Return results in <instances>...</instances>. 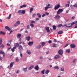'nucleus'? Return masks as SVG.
Wrapping results in <instances>:
<instances>
[{"label": "nucleus", "mask_w": 77, "mask_h": 77, "mask_svg": "<svg viewBox=\"0 0 77 77\" xmlns=\"http://www.w3.org/2000/svg\"><path fill=\"white\" fill-rule=\"evenodd\" d=\"M63 11V9H59L57 12V14L59 15V14H61V13H62Z\"/></svg>", "instance_id": "f257e3e1"}, {"label": "nucleus", "mask_w": 77, "mask_h": 77, "mask_svg": "<svg viewBox=\"0 0 77 77\" xmlns=\"http://www.w3.org/2000/svg\"><path fill=\"white\" fill-rule=\"evenodd\" d=\"M60 57L59 55L58 54L56 55L54 57V59L55 60H57V59H59Z\"/></svg>", "instance_id": "f03ea898"}, {"label": "nucleus", "mask_w": 77, "mask_h": 77, "mask_svg": "<svg viewBox=\"0 0 77 77\" xmlns=\"http://www.w3.org/2000/svg\"><path fill=\"white\" fill-rule=\"evenodd\" d=\"M59 54H60V55H62L63 53V50L62 49H60L58 51Z\"/></svg>", "instance_id": "7ed1b4c3"}, {"label": "nucleus", "mask_w": 77, "mask_h": 77, "mask_svg": "<svg viewBox=\"0 0 77 77\" xmlns=\"http://www.w3.org/2000/svg\"><path fill=\"white\" fill-rule=\"evenodd\" d=\"M60 7V5H59V4H58L55 6L54 9H55V10H57V9H58Z\"/></svg>", "instance_id": "20e7f679"}, {"label": "nucleus", "mask_w": 77, "mask_h": 77, "mask_svg": "<svg viewBox=\"0 0 77 77\" xmlns=\"http://www.w3.org/2000/svg\"><path fill=\"white\" fill-rule=\"evenodd\" d=\"M20 24V22H19V21H17L15 23L14 26H15V27H17V26H18Z\"/></svg>", "instance_id": "39448f33"}, {"label": "nucleus", "mask_w": 77, "mask_h": 77, "mask_svg": "<svg viewBox=\"0 0 77 77\" xmlns=\"http://www.w3.org/2000/svg\"><path fill=\"white\" fill-rule=\"evenodd\" d=\"M60 16L59 15H57L55 17V18L56 20H59V18H60Z\"/></svg>", "instance_id": "423d86ee"}, {"label": "nucleus", "mask_w": 77, "mask_h": 77, "mask_svg": "<svg viewBox=\"0 0 77 77\" xmlns=\"http://www.w3.org/2000/svg\"><path fill=\"white\" fill-rule=\"evenodd\" d=\"M70 47L71 48H75V45L74 44H71L70 45Z\"/></svg>", "instance_id": "0eeeda50"}, {"label": "nucleus", "mask_w": 77, "mask_h": 77, "mask_svg": "<svg viewBox=\"0 0 77 77\" xmlns=\"http://www.w3.org/2000/svg\"><path fill=\"white\" fill-rule=\"evenodd\" d=\"M21 35L20 34L18 33L17 35V37L18 39H19L21 37Z\"/></svg>", "instance_id": "6e6552de"}, {"label": "nucleus", "mask_w": 77, "mask_h": 77, "mask_svg": "<svg viewBox=\"0 0 77 77\" xmlns=\"http://www.w3.org/2000/svg\"><path fill=\"white\" fill-rule=\"evenodd\" d=\"M33 44V42H30L28 43V45L30 46L32 45Z\"/></svg>", "instance_id": "1a4fd4ad"}, {"label": "nucleus", "mask_w": 77, "mask_h": 77, "mask_svg": "<svg viewBox=\"0 0 77 77\" xmlns=\"http://www.w3.org/2000/svg\"><path fill=\"white\" fill-rule=\"evenodd\" d=\"M45 29L47 30V32H50V30H49V27H46L45 28Z\"/></svg>", "instance_id": "9d476101"}, {"label": "nucleus", "mask_w": 77, "mask_h": 77, "mask_svg": "<svg viewBox=\"0 0 77 77\" xmlns=\"http://www.w3.org/2000/svg\"><path fill=\"white\" fill-rule=\"evenodd\" d=\"M14 62H12L10 63V66L11 67V68H12V67L14 65Z\"/></svg>", "instance_id": "9b49d317"}, {"label": "nucleus", "mask_w": 77, "mask_h": 77, "mask_svg": "<svg viewBox=\"0 0 77 77\" xmlns=\"http://www.w3.org/2000/svg\"><path fill=\"white\" fill-rule=\"evenodd\" d=\"M19 49L20 50H23V48L22 47V46L20 45L19 47Z\"/></svg>", "instance_id": "f8f14e48"}, {"label": "nucleus", "mask_w": 77, "mask_h": 77, "mask_svg": "<svg viewBox=\"0 0 77 77\" xmlns=\"http://www.w3.org/2000/svg\"><path fill=\"white\" fill-rule=\"evenodd\" d=\"M49 8H51V7H45V10L46 11Z\"/></svg>", "instance_id": "ddd939ff"}, {"label": "nucleus", "mask_w": 77, "mask_h": 77, "mask_svg": "<svg viewBox=\"0 0 77 77\" xmlns=\"http://www.w3.org/2000/svg\"><path fill=\"white\" fill-rule=\"evenodd\" d=\"M5 28L6 29H7V30H8V31H10V30H11V28H10L8 26H6L5 27Z\"/></svg>", "instance_id": "4468645a"}, {"label": "nucleus", "mask_w": 77, "mask_h": 77, "mask_svg": "<svg viewBox=\"0 0 77 77\" xmlns=\"http://www.w3.org/2000/svg\"><path fill=\"white\" fill-rule=\"evenodd\" d=\"M71 26H70V27H72V26H73V25H74V24H75V23L74 22H73L72 23H71Z\"/></svg>", "instance_id": "2eb2a0df"}, {"label": "nucleus", "mask_w": 77, "mask_h": 77, "mask_svg": "<svg viewBox=\"0 0 77 77\" xmlns=\"http://www.w3.org/2000/svg\"><path fill=\"white\" fill-rule=\"evenodd\" d=\"M35 69H36V70H37V71H38V70L39 69V67H38V66L37 65L36 66H35Z\"/></svg>", "instance_id": "dca6fc26"}, {"label": "nucleus", "mask_w": 77, "mask_h": 77, "mask_svg": "<svg viewBox=\"0 0 77 77\" xmlns=\"http://www.w3.org/2000/svg\"><path fill=\"white\" fill-rule=\"evenodd\" d=\"M27 6V5H23L20 6V8H24V7H26Z\"/></svg>", "instance_id": "f3484780"}, {"label": "nucleus", "mask_w": 77, "mask_h": 77, "mask_svg": "<svg viewBox=\"0 0 77 77\" xmlns=\"http://www.w3.org/2000/svg\"><path fill=\"white\" fill-rule=\"evenodd\" d=\"M36 48L37 49H40V48H41V45H39L38 46H37Z\"/></svg>", "instance_id": "a211bd4d"}, {"label": "nucleus", "mask_w": 77, "mask_h": 77, "mask_svg": "<svg viewBox=\"0 0 77 77\" xmlns=\"http://www.w3.org/2000/svg\"><path fill=\"white\" fill-rule=\"evenodd\" d=\"M33 67H34V66H31L30 67L28 68V69L30 70V69H32Z\"/></svg>", "instance_id": "6ab92c4d"}, {"label": "nucleus", "mask_w": 77, "mask_h": 77, "mask_svg": "<svg viewBox=\"0 0 77 77\" xmlns=\"http://www.w3.org/2000/svg\"><path fill=\"white\" fill-rule=\"evenodd\" d=\"M23 71H24V72H26L27 71V68L26 67L25 68H23Z\"/></svg>", "instance_id": "aec40b11"}, {"label": "nucleus", "mask_w": 77, "mask_h": 77, "mask_svg": "<svg viewBox=\"0 0 77 77\" xmlns=\"http://www.w3.org/2000/svg\"><path fill=\"white\" fill-rule=\"evenodd\" d=\"M59 69V67H58V66H55L54 67V70H55V69Z\"/></svg>", "instance_id": "412c9836"}, {"label": "nucleus", "mask_w": 77, "mask_h": 77, "mask_svg": "<svg viewBox=\"0 0 77 77\" xmlns=\"http://www.w3.org/2000/svg\"><path fill=\"white\" fill-rule=\"evenodd\" d=\"M14 45L16 47H18L19 46V44L18 43H16Z\"/></svg>", "instance_id": "4be33fe9"}, {"label": "nucleus", "mask_w": 77, "mask_h": 77, "mask_svg": "<svg viewBox=\"0 0 77 77\" xmlns=\"http://www.w3.org/2000/svg\"><path fill=\"white\" fill-rule=\"evenodd\" d=\"M26 13V11L24 10H22V14L24 15Z\"/></svg>", "instance_id": "5701e85b"}, {"label": "nucleus", "mask_w": 77, "mask_h": 77, "mask_svg": "<svg viewBox=\"0 0 77 77\" xmlns=\"http://www.w3.org/2000/svg\"><path fill=\"white\" fill-rule=\"evenodd\" d=\"M37 15L38 16V18H41V15L39 13H38Z\"/></svg>", "instance_id": "b1692460"}, {"label": "nucleus", "mask_w": 77, "mask_h": 77, "mask_svg": "<svg viewBox=\"0 0 77 77\" xmlns=\"http://www.w3.org/2000/svg\"><path fill=\"white\" fill-rule=\"evenodd\" d=\"M1 35L2 34V35H5L6 34V33L4 32H3L2 31H1L0 32Z\"/></svg>", "instance_id": "393cba45"}, {"label": "nucleus", "mask_w": 77, "mask_h": 77, "mask_svg": "<svg viewBox=\"0 0 77 77\" xmlns=\"http://www.w3.org/2000/svg\"><path fill=\"white\" fill-rule=\"evenodd\" d=\"M0 54H4L5 52L3 51H2V50H0Z\"/></svg>", "instance_id": "a878e982"}, {"label": "nucleus", "mask_w": 77, "mask_h": 77, "mask_svg": "<svg viewBox=\"0 0 77 77\" xmlns=\"http://www.w3.org/2000/svg\"><path fill=\"white\" fill-rule=\"evenodd\" d=\"M66 51L67 53H69L70 51V50L69 49H67Z\"/></svg>", "instance_id": "bb28decb"}, {"label": "nucleus", "mask_w": 77, "mask_h": 77, "mask_svg": "<svg viewBox=\"0 0 77 77\" xmlns=\"http://www.w3.org/2000/svg\"><path fill=\"white\" fill-rule=\"evenodd\" d=\"M26 40L27 41H29L30 40V37L29 36L27 37L26 38Z\"/></svg>", "instance_id": "cd10ccee"}, {"label": "nucleus", "mask_w": 77, "mask_h": 77, "mask_svg": "<svg viewBox=\"0 0 77 77\" xmlns=\"http://www.w3.org/2000/svg\"><path fill=\"white\" fill-rule=\"evenodd\" d=\"M49 72H50V70H48L45 71V73L46 74H48Z\"/></svg>", "instance_id": "c85d7f7f"}, {"label": "nucleus", "mask_w": 77, "mask_h": 77, "mask_svg": "<svg viewBox=\"0 0 77 77\" xmlns=\"http://www.w3.org/2000/svg\"><path fill=\"white\" fill-rule=\"evenodd\" d=\"M27 53L28 54H31V52L30 50H28L27 51Z\"/></svg>", "instance_id": "c756f323"}, {"label": "nucleus", "mask_w": 77, "mask_h": 77, "mask_svg": "<svg viewBox=\"0 0 77 77\" xmlns=\"http://www.w3.org/2000/svg\"><path fill=\"white\" fill-rule=\"evenodd\" d=\"M33 11V8H30V13H32V11Z\"/></svg>", "instance_id": "7c9ffc66"}, {"label": "nucleus", "mask_w": 77, "mask_h": 77, "mask_svg": "<svg viewBox=\"0 0 77 77\" xmlns=\"http://www.w3.org/2000/svg\"><path fill=\"white\" fill-rule=\"evenodd\" d=\"M65 6H66V8H68V7L69 6V4H66V3Z\"/></svg>", "instance_id": "2f4dec72"}, {"label": "nucleus", "mask_w": 77, "mask_h": 77, "mask_svg": "<svg viewBox=\"0 0 77 77\" xmlns=\"http://www.w3.org/2000/svg\"><path fill=\"white\" fill-rule=\"evenodd\" d=\"M62 33H63V31H60L58 33V34H59L60 35V34H62Z\"/></svg>", "instance_id": "473e14b6"}, {"label": "nucleus", "mask_w": 77, "mask_h": 77, "mask_svg": "<svg viewBox=\"0 0 77 77\" xmlns=\"http://www.w3.org/2000/svg\"><path fill=\"white\" fill-rule=\"evenodd\" d=\"M53 29L54 30H56V26L54 25H53Z\"/></svg>", "instance_id": "72a5a7b5"}, {"label": "nucleus", "mask_w": 77, "mask_h": 77, "mask_svg": "<svg viewBox=\"0 0 77 77\" xmlns=\"http://www.w3.org/2000/svg\"><path fill=\"white\" fill-rule=\"evenodd\" d=\"M18 12L19 14H22V10H19L18 11Z\"/></svg>", "instance_id": "f704fd0d"}, {"label": "nucleus", "mask_w": 77, "mask_h": 77, "mask_svg": "<svg viewBox=\"0 0 77 77\" xmlns=\"http://www.w3.org/2000/svg\"><path fill=\"white\" fill-rule=\"evenodd\" d=\"M11 15H12V14H10L9 15V16L8 17H7V18L8 19V20H9V19H11Z\"/></svg>", "instance_id": "c9c22d12"}, {"label": "nucleus", "mask_w": 77, "mask_h": 77, "mask_svg": "<svg viewBox=\"0 0 77 77\" xmlns=\"http://www.w3.org/2000/svg\"><path fill=\"white\" fill-rule=\"evenodd\" d=\"M30 25L32 27H34V25L33 23H30Z\"/></svg>", "instance_id": "e433bc0d"}, {"label": "nucleus", "mask_w": 77, "mask_h": 77, "mask_svg": "<svg viewBox=\"0 0 77 77\" xmlns=\"http://www.w3.org/2000/svg\"><path fill=\"white\" fill-rule=\"evenodd\" d=\"M64 26H66V27L69 28H70V26H67V25L66 24H65L64 25Z\"/></svg>", "instance_id": "4c0bfd02"}, {"label": "nucleus", "mask_w": 77, "mask_h": 77, "mask_svg": "<svg viewBox=\"0 0 77 77\" xmlns=\"http://www.w3.org/2000/svg\"><path fill=\"white\" fill-rule=\"evenodd\" d=\"M77 62V59H75L73 61V63H75Z\"/></svg>", "instance_id": "58836bf2"}, {"label": "nucleus", "mask_w": 77, "mask_h": 77, "mask_svg": "<svg viewBox=\"0 0 77 77\" xmlns=\"http://www.w3.org/2000/svg\"><path fill=\"white\" fill-rule=\"evenodd\" d=\"M36 15V14H32V17L33 18H34L35 17V16Z\"/></svg>", "instance_id": "ea45409f"}, {"label": "nucleus", "mask_w": 77, "mask_h": 77, "mask_svg": "<svg viewBox=\"0 0 77 77\" xmlns=\"http://www.w3.org/2000/svg\"><path fill=\"white\" fill-rule=\"evenodd\" d=\"M53 47H56V45L55 43H54L52 45Z\"/></svg>", "instance_id": "a19ab883"}, {"label": "nucleus", "mask_w": 77, "mask_h": 77, "mask_svg": "<svg viewBox=\"0 0 77 77\" xmlns=\"http://www.w3.org/2000/svg\"><path fill=\"white\" fill-rule=\"evenodd\" d=\"M74 7L75 8H77V3H76L74 5H73Z\"/></svg>", "instance_id": "79ce46f5"}, {"label": "nucleus", "mask_w": 77, "mask_h": 77, "mask_svg": "<svg viewBox=\"0 0 77 77\" xmlns=\"http://www.w3.org/2000/svg\"><path fill=\"white\" fill-rule=\"evenodd\" d=\"M5 47V46L3 45H1V48H3Z\"/></svg>", "instance_id": "37998d69"}, {"label": "nucleus", "mask_w": 77, "mask_h": 77, "mask_svg": "<svg viewBox=\"0 0 77 77\" xmlns=\"http://www.w3.org/2000/svg\"><path fill=\"white\" fill-rule=\"evenodd\" d=\"M16 74H18L20 72V70H17L15 71Z\"/></svg>", "instance_id": "c03bdc74"}, {"label": "nucleus", "mask_w": 77, "mask_h": 77, "mask_svg": "<svg viewBox=\"0 0 77 77\" xmlns=\"http://www.w3.org/2000/svg\"><path fill=\"white\" fill-rule=\"evenodd\" d=\"M45 42H42V47H43V46H44V45H45Z\"/></svg>", "instance_id": "a18cd8bd"}, {"label": "nucleus", "mask_w": 77, "mask_h": 77, "mask_svg": "<svg viewBox=\"0 0 77 77\" xmlns=\"http://www.w3.org/2000/svg\"><path fill=\"white\" fill-rule=\"evenodd\" d=\"M0 44H2V38H0Z\"/></svg>", "instance_id": "49530a36"}, {"label": "nucleus", "mask_w": 77, "mask_h": 77, "mask_svg": "<svg viewBox=\"0 0 77 77\" xmlns=\"http://www.w3.org/2000/svg\"><path fill=\"white\" fill-rule=\"evenodd\" d=\"M35 23H36V22H35V21H32L31 22V23L32 24H35Z\"/></svg>", "instance_id": "de8ad7c7"}, {"label": "nucleus", "mask_w": 77, "mask_h": 77, "mask_svg": "<svg viewBox=\"0 0 77 77\" xmlns=\"http://www.w3.org/2000/svg\"><path fill=\"white\" fill-rule=\"evenodd\" d=\"M45 72V70H43V71H42V74H44Z\"/></svg>", "instance_id": "09e8293b"}, {"label": "nucleus", "mask_w": 77, "mask_h": 77, "mask_svg": "<svg viewBox=\"0 0 77 77\" xmlns=\"http://www.w3.org/2000/svg\"><path fill=\"white\" fill-rule=\"evenodd\" d=\"M53 41L54 42H57V40L54 39Z\"/></svg>", "instance_id": "8fccbe9b"}, {"label": "nucleus", "mask_w": 77, "mask_h": 77, "mask_svg": "<svg viewBox=\"0 0 77 77\" xmlns=\"http://www.w3.org/2000/svg\"><path fill=\"white\" fill-rule=\"evenodd\" d=\"M62 26V24H59V25L57 26V27H61V26Z\"/></svg>", "instance_id": "3c124183"}, {"label": "nucleus", "mask_w": 77, "mask_h": 77, "mask_svg": "<svg viewBox=\"0 0 77 77\" xmlns=\"http://www.w3.org/2000/svg\"><path fill=\"white\" fill-rule=\"evenodd\" d=\"M76 64V63H72V65L73 66H75V65Z\"/></svg>", "instance_id": "603ef678"}, {"label": "nucleus", "mask_w": 77, "mask_h": 77, "mask_svg": "<svg viewBox=\"0 0 77 77\" xmlns=\"http://www.w3.org/2000/svg\"><path fill=\"white\" fill-rule=\"evenodd\" d=\"M61 71H64V69L63 68H62L61 69Z\"/></svg>", "instance_id": "864d4df0"}, {"label": "nucleus", "mask_w": 77, "mask_h": 77, "mask_svg": "<svg viewBox=\"0 0 77 77\" xmlns=\"http://www.w3.org/2000/svg\"><path fill=\"white\" fill-rule=\"evenodd\" d=\"M3 58H2V57H0V60L1 61V62H2V61Z\"/></svg>", "instance_id": "5fc2aeb1"}, {"label": "nucleus", "mask_w": 77, "mask_h": 77, "mask_svg": "<svg viewBox=\"0 0 77 77\" xmlns=\"http://www.w3.org/2000/svg\"><path fill=\"white\" fill-rule=\"evenodd\" d=\"M27 29H30V25H28L27 26Z\"/></svg>", "instance_id": "6e6d98bb"}, {"label": "nucleus", "mask_w": 77, "mask_h": 77, "mask_svg": "<svg viewBox=\"0 0 77 77\" xmlns=\"http://www.w3.org/2000/svg\"><path fill=\"white\" fill-rule=\"evenodd\" d=\"M19 59L18 58H17L16 59V62H18V61H19Z\"/></svg>", "instance_id": "4d7b16f0"}, {"label": "nucleus", "mask_w": 77, "mask_h": 77, "mask_svg": "<svg viewBox=\"0 0 77 77\" xmlns=\"http://www.w3.org/2000/svg\"><path fill=\"white\" fill-rule=\"evenodd\" d=\"M66 3L69 5V4H70V2H69V1H68Z\"/></svg>", "instance_id": "13d9d810"}, {"label": "nucleus", "mask_w": 77, "mask_h": 77, "mask_svg": "<svg viewBox=\"0 0 77 77\" xmlns=\"http://www.w3.org/2000/svg\"><path fill=\"white\" fill-rule=\"evenodd\" d=\"M70 8L71 9H73V6H72V5H70Z\"/></svg>", "instance_id": "bf43d9fd"}, {"label": "nucleus", "mask_w": 77, "mask_h": 77, "mask_svg": "<svg viewBox=\"0 0 77 77\" xmlns=\"http://www.w3.org/2000/svg\"><path fill=\"white\" fill-rule=\"evenodd\" d=\"M11 50L13 52H14V50L13 48H12L11 49Z\"/></svg>", "instance_id": "052dcab7"}, {"label": "nucleus", "mask_w": 77, "mask_h": 77, "mask_svg": "<svg viewBox=\"0 0 77 77\" xmlns=\"http://www.w3.org/2000/svg\"><path fill=\"white\" fill-rule=\"evenodd\" d=\"M45 14L46 15H49V13H48L45 12Z\"/></svg>", "instance_id": "680f3d73"}, {"label": "nucleus", "mask_w": 77, "mask_h": 77, "mask_svg": "<svg viewBox=\"0 0 77 77\" xmlns=\"http://www.w3.org/2000/svg\"><path fill=\"white\" fill-rule=\"evenodd\" d=\"M40 59H43V57L42 56H41L40 57Z\"/></svg>", "instance_id": "e2e57ef3"}, {"label": "nucleus", "mask_w": 77, "mask_h": 77, "mask_svg": "<svg viewBox=\"0 0 77 77\" xmlns=\"http://www.w3.org/2000/svg\"><path fill=\"white\" fill-rule=\"evenodd\" d=\"M51 42H51V40H50V41H49V42H48V43L49 44H51Z\"/></svg>", "instance_id": "0e129e2a"}, {"label": "nucleus", "mask_w": 77, "mask_h": 77, "mask_svg": "<svg viewBox=\"0 0 77 77\" xmlns=\"http://www.w3.org/2000/svg\"><path fill=\"white\" fill-rule=\"evenodd\" d=\"M45 14H43L42 15V17H45Z\"/></svg>", "instance_id": "69168bd1"}, {"label": "nucleus", "mask_w": 77, "mask_h": 77, "mask_svg": "<svg viewBox=\"0 0 77 77\" xmlns=\"http://www.w3.org/2000/svg\"><path fill=\"white\" fill-rule=\"evenodd\" d=\"M75 18V17L74 16H73L72 17V19H73V20H74Z\"/></svg>", "instance_id": "338daca9"}, {"label": "nucleus", "mask_w": 77, "mask_h": 77, "mask_svg": "<svg viewBox=\"0 0 77 77\" xmlns=\"http://www.w3.org/2000/svg\"><path fill=\"white\" fill-rule=\"evenodd\" d=\"M68 45H69V44H67L66 45V46H65V47H67L68 46Z\"/></svg>", "instance_id": "774afa93"}]
</instances>
